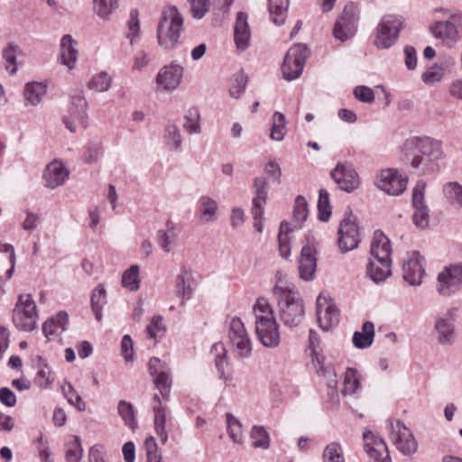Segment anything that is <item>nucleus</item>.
<instances>
[{
  "label": "nucleus",
  "instance_id": "obj_1",
  "mask_svg": "<svg viewBox=\"0 0 462 462\" xmlns=\"http://www.w3.org/2000/svg\"><path fill=\"white\" fill-rule=\"evenodd\" d=\"M402 150L405 152H416L411 161V166L422 175L435 172L439 168V161L444 156L441 142L428 136L407 138L402 144Z\"/></svg>",
  "mask_w": 462,
  "mask_h": 462
},
{
  "label": "nucleus",
  "instance_id": "obj_2",
  "mask_svg": "<svg viewBox=\"0 0 462 462\" xmlns=\"http://www.w3.org/2000/svg\"><path fill=\"white\" fill-rule=\"evenodd\" d=\"M255 318V332L260 342L267 347H275L280 344L279 325L274 312L265 298L257 299L253 308Z\"/></svg>",
  "mask_w": 462,
  "mask_h": 462
},
{
  "label": "nucleus",
  "instance_id": "obj_3",
  "mask_svg": "<svg viewBox=\"0 0 462 462\" xmlns=\"http://www.w3.org/2000/svg\"><path fill=\"white\" fill-rule=\"evenodd\" d=\"M273 295L277 302L279 317L284 326L294 328L304 319L303 300L298 293L289 287L275 285Z\"/></svg>",
  "mask_w": 462,
  "mask_h": 462
},
{
  "label": "nucleus",
  "instance_id": "obj_4",
  "mask_svg": "<svg viewBox=\"0 0 462 462\" xmlns=\"http://www.w3.org/2000/svg\"><path fill=\"white\" fill-rule=\"evenodd\" d=\"M183 17L176 6H171L163 11L157 28L159 45L166 51H171L180 44L182 33Z\"/></svg>",
  "mask_w": 462,
  "mask_h": 462
},
{
  "label": "nucleus",
  "instance_id": "obj_5",
  "mask_svg": "<svg viewBox=\"0 0 462 462\" xmlns=\"http://www.w3.org/2000/svg\"><path fill=\"white\" fill-rule=\"evenodd\" d=\"M38 313L31 294H21L13 310L14 327L24 332H31L38 328Z\"/></svg>",
  "mask_w": 462,
  "mask_h": 462
},
{
  "label": "nucleus",
  "instance_id": "obj_6",
  "mask_svg": "<svg viewBox=\"0 0 462 462\" xmlns=\"http://www.w3.org/2000/svg\"><path fill=\"white\" fill-rule=\"evenodd\" d=\"M403 27V19L394 14H386L375 29L374 44L379 50L390 49L398 40Z\"/></svg>",
  "mask_w": 462,
  "mask_h": 462
},
{
  "label": "nucleus",
  "instance_id": "obj_7",
  "mask_svg": "<svg viewBox=\"0 0 462 462\" xmlns=\"http://www.w3.org/2000/svg\"><path fill=\"white\" fill-rule=\"evenodd\" d=\"M307 57L308 48L305 44L297 43L291 47L282 65L284 79L288 81L298 79L302 74Z\"/></svg>",
  "mask_w": 462,
  "mask_h": 462
},
{
  "label": "nucleus",
  "instance_id": "obj_8",
  "mask_svg": "<svg viewBox=\"0 0 462 462\" xmlns=\"http://www.w3.org/2000/svg\"><path fill=\"white\" fill-rule=\"evenodd\" d=\"M390 438L396 448L405 456H411L418 450L416 441L411 430L399 420H391Z\"/></svg>",
  "mask_w": 462,
  "mask_h": 462
},
{
  "label": "nucleus",
  "instance_id": "obj_9",
  "mask_svg": "<svg viewBox=\"0 0 462 462\" xmlns=\"http://www.w3.org/2000/svg\"><path fill=\"white\" fill-rule=\"evenodd\" d=\"M357 23L358 14L356 7L353 3L346 5L342 14L334 24L333 36L342 42H346L356 34Z\"/></svg>",
  "mask_w": 462,
  "mask_h": 462
},
{
  "label": "nucleus",
  "instance_id": "obj_10",
  "mask_svg": "<svg viewBox=\"0 0 462 462\" xmlns=\"http://www.w3.org/2000/svg\"><path fill=\"white\" fill-rule=\"evenodd\" d=\"M316 241L311 233L306 235L298 261L300 277L304 281H311L317 270Z\"/></svg>",
  "mask_w": 462,
  "mask_h": 462
},
{
  "label": "nucleus",
  "instance_id": "obj_11",
  "mask_svg": "<svg viewBox=\"0 0 462 462\" xmlns=\"http://www.w3.org/2000/svg\"><path fill=\"white\" fill-rule=\"evenodd\" d=\"M451 18V21H437L430 27L432 35L441 40L442 43L448 48L454 47L461 36V18L457 15H452Z\"/></svg>",
  "mask_w": 462,
  "mask_h": 462
},
{
  "label": "nucleus",
  "instance_id": "obj_12",
  "mask_svg": "<svg viewBox=\"0 0 462 462\" xmlns=\"http://www.w3.org/2000/svg\"><path fill=\"white\" fill-rule=\"evenodd\" d=\"M360 234L357 224L351 212L340 222L337 230V245L341 253L346 254L358 247Z\"/></svg>",
  "mask_w": 462,
  "mask_h": 462
},
{
  "label": "nucleus",
  "instance_id": "obj_13",
  "mask_svg": "<svg viewBox=\"0 0 462 462\" xmlns=\"http://www.w3.org/2000/svg\"><path fill=\"white\" fill-rule=\"evenodd\" d=\"M462 285V263L450 264L438 275V292L444 297L455 293Z\"/></svg>",
  "mask_w": 462,
  "mask_h": 462
},
{
  "label": "nucleus",
  "instance_id": "obj_14",
  "mask_svg": "<svg viewBox=\"0 0 462 462\" xmlns=\"http://www.w3.org/2000/svg\"><path fill=\"white\" fill-rule=\"evenodd\" d=\"M228 337L241 357H248L252 353V342L240 318H233L229 324Z\"/></svg>",
  "mask_w": 462,
  "mask_h": 462
},
{
  "label": "nucleus",
  "instance_id": "obj_15",
  "mask_svg": "<svg viewBox=\"0 0 462 462\" xmlns=\"http://www.w3.org/2000/svg\"><path fill=\"white\" fill-rule=\"evenodd\" d=\"M408 180L394 169L383 170L377 178L376 186L391 196H399L407 188Z\"/></svg>",
  "mask_w": 462,
  "mask_h": 462
},
{
  "label": "nucleus",
  "instance_id": "obj_16",
  "mask_svg": "<svg viewBox=\"0 0 462 462\" xmlns=\"http://www.w3.org/2000/svg\"><path fill=\"white\" fill-rule=\"evenodd\" d=\"M316 306L318 322L322 330L328 331L339 323V310L330 299L319 294Z\"/></svg>",
  "mask_w": 462,
  "mask_h": 462
},
{
  "label": "nucleus",
  "instance_id": "obj_17",
  "mask_svg": "<svg viewBox=\"0 0 462 462\" xmlns=\"http://www.w3.org/2000/svg\"><path fill=\"white\" fill-rule=\"evenodd\" d=\"M331 179L339 189L351 193L358 189L360 181L356 170L348 164L338 162L330 172Z\"/></svg>",
  "mask_w": 462,
  "mask_h": 462
},
{
  "label": "nucleus",
  "instance_id": "obj_18",
  "mask_svg": "<svg viewBox=\"0 0 462 462\" xmlns=\"http://www.w3.org/2000/svg\"><path fill=\"white\" fill-rule=\"evenodd\" d=\"M364 448L369 458L374 462H391L389 450L384 440L369 430L363 432Z\"/></svg>",
  "mask_w": 462,
  "mask_h": 462
},
{
  "label": "nucleus",
  "instance_id": "obj_19",
  "mask_svg": "<svg viewBox=\"0 0 462 462\" xmlns=\"http://www.w3.org/2000/svg\"><path fill=\"white\" fill-rule=\"evenodd\" d=\"M456 308L448 309L443 316L436 319L434 329L438 342L443 346H450L455 342Z\"/></svg>",
  "mask_w": 462,
  "mask_h": 462
},
{
  "label": "nucleus",
  "instance_id": "obj_20",
  "mask_svg": "<svg viewBox=\"0 0 462 462\" xmlns=\"http://www.w3.org/2000/svg\"><path fill=\"white\" fill-rule=\"evenodd\" d=\"M425 188L426 183L422 180L419 181L413 188L411 199L414 210L412 216L413 224L421 229L426 228L429 226L430 221V210L426 205L424 198Z\"/></svg>",
  "mask_w": 462,
  "mask_h": 462
},
{
  "label": "nucleus",
  "instance_id": "obj_21",
  "mask_svg": "<svg viewBox=\"0 0 462 462\" xmlns=\"http://www.w3.org/2000/svg\"><path fill=\"white\" fill-rule=\"evenodd\" d=\"M425 274V261L418 251H414L411 256L402 265V277L411 286H419L422 282Z\"/></svg>",
  "mask_w": 462,
  "mask_h": 462
},
{
  "label": "nucleus",
  "instance_id": "obj_22",
  "mask_svg": "<svg viewBox=\"0 0 462 462\" xmlns=\"http://www.w3.org/2000/svg\"><path fill=\"white\" fill-rule=\"evenodd\" d=\"M183 71V67L173 61L159 70L156 76V83L158 86L162 87L163 90L172 91L180 84Z\"/></svg>",
  "mask_w": 462,
  "mask_h": 462
},
{
  "label": "nucleus",
  "instance_id": "obj_23",
  "mask_svg": "<svg viewBox=\"0 0 462 462\" xmlns=\"http://www.w3.org/2000/svg\"><path fill=\"white\" fill-rule=\"evenodd\" d=\"M234 40L240 51H244L249 47L251 32L247 23V14L244 12L237 13L234 26Z\"/></svg>",
  "mask_w": 462,
  "mask_h": 462
},
{
  "label": "nucleus",
  "instance_id": "obj_24",
  "mask_svg": "<svg viewBox=\"0 0 462 462\" xmlns=\"http://www.w3.org/2000/svg\"><path fill=\"white\" fill-rule=\"evenodd\" d=\"M317 374L324 376L327 379V396L329 407H334L339 402V395L337 392V374L334 366L328 363V365H320V369L316 370Z\"/></svg>",
  "mask_w": 462,
  "mask_h": 462
},
{
  "label": "nucleus",
  "instance_id": "obj_25",
  "mask_svg": "<svg viewBox=\"0 0 462 462\" xmlns=\"http://www.w3.org/2000/svg\"><path fill=\"white\" fill-rule=\"evenodd\" d=\"M366 273L374 283L385 281L392 274V260L371 257L366 265Z\"/></svg>",
  "mask_w": 462,
  "mask_h": 462
},
{
  "label": "nucleus",
  "instance_id": "obj_26",
  "mask_svg": "<svg viewBox=\"0 0 462 462\" xmlns=\"http://www.w3.org/2000/svg\"><path fill=\"white\" fill-rule=\"evenodd\" d=\"M371 257L375 259L392 260V247L389 238L381 230L374 233L370 249Z\"/></svg>",
  "mask_w": 462,
  "mask_h": 462
},
{
  "label": "nucleus",
  "instance_id": "obj_27",
  "mask_svg": "<svg viewBox=\"0 0 462 462\" xmlns=\"http://www.w3.org/2000/svg\"><path fill=\"white\" fill-rule=\"evenodd\" d=\"M69 323V316L60 311L56 316L46 320L42 325V332L48 340H53L66 329Z\"/></svg>",
  "mask_w": 462,
  "mask_h": 462
},
{
  "label": "nucleus",
  "instance_id": "obj_28",
  "mask_svg": "<svg viewBox=\"0 0 462 462\" xmlns=\"http://www.w3.org/2000/svg\"><path fill=\"white\" fill-rule=\"evenodd\" d=\"M68 178L69 171L62 163L54 161L47 166L44 179L49 189H53L62 185Z\"/></svg>",
  "mask_w": 462,
  "mask_h": 462
},
{
  "label": "nucleus",
  "instance_id": "obj_29",
  "mask_svg": "<svg viewBox=\"0 0 462 462\" xmlns=\"http://www.w3.org/2000/svg\"><path fill=\"white\" fill-rule=\"evenodd\" d=\"M78 42L69 34H65L60 40L61 63L69 69H73L78 60Z\"/></svg>",
  "mask_w": 462,
  "mask_h": 462
},
{
  "label": "nucleus",
  "instance_id": "obj_30",
  "mask_svg": "<svg viewBox=\"0 0 462 462\" xmlns=\"http://www.w3.org/2000/svg\"><path fill=\"white\" fill-rule=\"evenodd\" d=\"M152 410L154 412V427L155 431L162 444H165L168 440V433L165 430L166 425V412L165 408L162 404V401L158 394L153 396Z\"/></svg>",
  "mask_w": 462,
  "mask_h": 462
},
{
  "label": "nucleus",
  "instance_id": "obj_31",
  "mask_svg": "<svg viewBox=\"0 0 462 462\" xmlns=\"http://www.w3.org/2000/svg\"><path fill=\"white\" fill-rule=\"evenodd\" d=\"M192 273L190 271L182 267L180 273L176 277V294L181 298V305H184L193 294V289L191 287Z\"/></svg>",
  "mask_w": 462,
  "mask_h": 462
},
{
  "label": "nucleus",
  "instance_id": "obj_32",
  "mask_svg": "<svg viewBox=\"0 0 462 462\" xmlns=\"http://www.w3.org/2000/svg\"><path fill=\"white\" fill-rule=\"evenodd\" d=\"M211 355L214 356L215 365L218 373L219 379L225 381L229 380L227 374V361H226V350L225 345L222 342L215 343L210 350Z\"/></svg>",
  "mask_w": 462,
  "mask_h": 462
},
{
  "label": "nucleus",
  "instance_id": "obj_33",
  "mask_svg": "<svg viewBox=\"0 0 462 462\" xmlns=\"http://www.w3.org/2000/svg\"><path fill=\"white\" fill-rule=\"evenodd\" d=\"M374 337V325L372 321H365L362 325L361 331H356L353 335V344L358 349L369 347Z\"/></svg>",
  "mask_w": 462,
  "mask_h": 462
},
{
  "label": "nucleus",
  "instance_id": "obj_34",
  "mask_svg": "<svg viewBox=\"0 0 462 462\" xmlns=\"http://www.w3.org/2000/svg\"><path fill=\"white\" fill-rule=\"evenodd\" d=\"M46 93L47 85L42 82L27 83L23 90L25 100L33 106L40 104Z\"/></svg>",
  "mask_w": 462,
  "mask_h": 462
},
{
  "label": "nucleus",
  "instance_id": "obj_35",
  "mask_svg": "<svg viewBox=\"0 0 462 462\" xmlns=\"http://www.w3.org/2000/svg\"><path fill=\"white\" fill-rule=\"evenodd\" d=\"M254 196L252 199V208H264L268 198L267 181L263 177H255L253 181Z\"/></svg>",
  "mask_w": 462,
  "mask_h": 462
},
{
  "label": "nucleus",
  "instance_id": "obj_36",
  "mask_svg": "<svg viewBox=\"0 0 462 462\" xmlns=\"http://www.w3.org/2000/svg\"><path fill=\"white\" fill-rule=\"evenodd\" d=\"M268 9L273 23L276 25L283 24L288 7L289 0H268Z\"/></svg>",
  "mask_w": 462,
  "mask_h": 462
},
{
  "label": "nucleus",
  "instance_id": "obj_37",
  "mask_svg": "<svg viewBox=\"0 0 462 462\" xmlns=\"http://www.w3.org/2000/svg\"><path fill=\"white\" fill-rule=\"evenodd\" d=\"M91 302V310L95 315V318L97 321L102 319V310L103 307L106 304V291L102 284H98L91 293L90 298Z\"/></svg>",
  "mask_w": 462,
  "mask_h": 462
},
{
  "label": "nucleus",
  "instance_id": "obj_38",
  "mask_svg": "<svg viewBox=\"0 0 462 462\" xmlns=\"http://www.w3.org/2000/svg\"><path fill=\"white\" fill-rule=\"evenodd\" d=\"M117 412L125 425L129 429L134 430L138 427L136 411L131 402L125 400L119 401L117 404Z\"/></svg>",
  "mask_w": 462,
  "mask_h": 462
},
{
  "label": "nucleus",
  "instance_id": "obj_39",
  "mask_svg": "<svg viewBox=\"0 0 462 462\" xmlns=\"http://www.w3.org/2000/svg\"><path fill=\"white\" fill-rule=\"evenodd\" d=\"M87 106L86 98L82 94L78 93L71 96V116H76L78 122L82 125L87 124Z\"/></svg>",
  "mask_w": 462,
  "mask_h": 462
},
{
  "label": "nucleus",
  "instance_id": "obj_40",
  "mask_svg": "<svg viewBox=\"0 0 462 462\" xmlns=\"http://www.w3.org/2000/svg\"><path fill=\"white\" fill-rule=\"evenodd\" d=\"M183 128L189 134H200V113L198 107L189 108L183 116Z\"/></svg>",
  "mask_w": 462,
  "mask_h": 462
},
{
  "label": "nucleus",
  "instance_id": "obj_41",
  "mask_svg": "<svg viewBox=\"0 0 462 462\" xmlns=\"http://www.w3.org/2000/svg\"><path fill=\"white\" fill-rule=\"evenodd\" d=\"M38 368L35 382L39 387L46 389L54 382V375L47 361L40 356H38Z\"/></svg>",
  "mask_w": 462,
  "mask_h": 462
},
{
  "label": "nucleus",
  "instance_id": "obj_42",
  "mask_svg": "<svg viewBox=\"0 0 462 462\" xmlns=\"http://www.w3.org/2000/svg\"><path fill=\"white\" fill-rule=\"evenodd\" d=\"M199 217L204 222L213 220L217 210V202L208 196H202L198 201Z\"/></svg>",
  "mask_w": 462,
  "mask_h": 462
},
{
  "label": "nucleus",
  "instance_id": "obj_43",
  "mask_svg": "<svg viewBox=\"0 0 462 462\" xmlns=\"http://www.w3.org/2000/svg\"><path fill=\"white\" fill-rule=\"evenodd\" d=\"M140 268L137 264L131 265L122 275V285L130 291H136L140 288Z\"/></svg>",
  "mask_w": 462,
  "mask_h": 462
},
{
  "label": "nucleus",
  "instance_id": "obj_44",
  "mask_svg": "<svg viewBox=\"0 0 462 462\" xmlns=\"http://www.w3.org/2000/svg\"><path fill=\"white\" fill-rule=\"evenodd\" d=\"M359 388L360 381L357 376V370L351 367L346 368L344 374L342 394L345 396L353 395Z\"/></svg>",
  "mask_w": 462,
  "mask_h": 462
},
{
  "label": "nucleus",
  "instance_id": "obj_45",
  "mask_svg": "<svg viewBox=\"0 0 462 462\" xmlns=\"http://www.w3.org/2000/svg\"><path fill=\"white\" fill-rule=\"evenodd\" d=\"M60 388L63 396L71 406L75 407L79 411L86 410L85 402L70 383L64 382Z\"/></svg>",
  "mask_w": 462,
  "mask_h": 462
},
{
  "label": "nucleus",
  "instance_id": "obj_46",
  "mask_svg": "<svg viewBox=\"0 0 462 462\" xmlns=\"http://www.w3.org/2000/svg\"><path fill=\"white\" fill-rule=\"evenodd\" d=\"M319 337L313 329L309 331V349L310 351L312 364L316 370L320 369V365H328L325 358L319 353Z\"/></svg>",
  "mask_w": 462,
  "mask_h": 462
},
{
  "label": "nucleus",
  "instance_id": "obj_47",
  "mask_svg": "<svg viewBox=\"0 0 462 462\" xmlns=\"http://www.w3.org/2000/svg\"><path fill=\"white\" fill-rule=\"evenodd\" d=\"M65 458L67 462H80L83 457L81 439L79 436L72 438L66 443Z\"/></svg>",
  "mask_w": 462,
  "mask_h": 462
},
{
  "label": "nucleus",
  "instance_id": "obj_48",
  "mask_svg": "<svg viewBox=\"0 0 462 462\" xmlns=\"http://www.w3.org/2000/svg\"><path fill=\"white\" fill-rule=\"evenodd\" d=\"M164 140L171 151H180L182 137L180 131L175 124H168L165 127Z\"/></svg>",
  "mask_w": 462,
  "mask_h": 462
},
{
  "label": "nucleus",
  "instance_id": "obj_49",
  "mask_svg": "<svg viewBox=\"0 0 462 462\" xmlns=\"http://www.w3.org/2000/svg\"><path fill=\"white\" fill-rule=\"evenodd\" d=\"M443 193L448 203L462 208V185L457 181L445 184Z\"/></svg>",
  "mask_w": 462,
  "mask_h": 462
},
{
  "label": "nucleus",
  "instance_id": "obj_50",
  "mask_svg": "<svg viewBox=\"0 0 462 462\" xmlns=\"http://www.w3.org/2000/svg\"><path fill=\"white\" fill-rule=\"evenodd\" d=\"M330 217L329 193L326 189H320L318 200V218L322 222H327Z\"/></svg>",
  "mask_w": 462,
  "mask_h": 462
},
{
  "label": "nucleus",
  "instance_id": "obj_51",
  "mask_svg": "<svg viewBox=\"0 0 462 462\" xmlns=\"http://www.w3.org/2000/svg\"><path fill=\"white\" fill-rule=\"evenodd\" d=\"M226 417L227 432L230 439L235 443H242L244 438L241 422L230 412H227Z\"/></svg>",
  "mask_w": 462,
  "mask_h": 462
},
{
  "label": "nucleus",
  "instance_id": "obj_52",
  "mask_svg": "<svg viewBox=\"0 0 462 462\" xmlns=\"http://www.w3.org/2000/svg\"><path fill=\"white\" fill-rule=\"evenodd\" d=\"M251 438L254 448L267 449L270 447V436L263 426H254L251 430Z\"/></svg>",
  "mask_w": 462,
  "mask_h": 462
},
{
  "label": "nucleus",
  "instance_id": "obj_53",
  "mask_svg": "<svg viewBox=\"0 0 462 462\" xmlns=\"http://www.w3.org/2000/svg\"><path fill=\"white\" fill-rule=\"evenodd\" d=\"M322 457L324 462H346L342 446L338 442L328 444Z\"/></svg>",
  "mask_w": 462,
  "mask_h": 462
},
{
  "label": "nucleus",
  "instance_id": "obj_54",
  "mask_svg": "<svg viewBox=\"0 0 462 462\" xmlns=\"http://www.w3.org/2000/svg\"><path fill=\"white\" fill-rule=\"evenodd\" d=\"M285 132V116L281 112H275L273 116L270 137L280 142L283 140Z\"/></svg>",
  "mask_w": 462,
  "mask_h": 462
},
{
  "label": "nucleus",
  "instance_id": "obj_55",
  "mask_svg": "<svg viewBox=\"0 0 462 462\" xmlns=\"http://www.w3.org/2000/svg\"><path fill=\"white\" fill-rule=\"evenodd\" d=\"M94 11L102 19H108L118 7V0H93Z\"/></svg>",
  "mask_w": 462,
  "mask_h": 462
},
{
  "label": "nucleus",
  "instance_id": "obj_56",
  "mask_svg": "<svg viewBox=\"0 0 462 462\" xmlns=\"http://www.w3.org/2000/svg\"><path fill=\"white\" fill-rule=\"evenodd\" d=\"M308 215L309 208L307 200L302 195H298L294 201L293 219L299 224V228L301 227V224L307 219Z\"/></svg>",
  "mask_w": 462,
  "mask_h": 462
},
{
  "label": "nucleus",
  "instance_id": "obj_57",
  "mask_svg": "<svg viewBox=\"0 0 462 462\" xmlns=\"http://www.w3.org/2000/svg\"><path fill=\"white\" fill-rule=\"evenodd\" d=\"M146 332L149 338L155 342L162 338L165 334V326L162 316L153 317L146 327Z\"/></svg>",
  "mask_w": 462,
  "mask_h": 462
},
{
  "label": "nucleus",
  "instance_id": "obj_58",
  "mask_svg": "<svg viewBox=\"0 0 462 462\" xmlns=\"http://www.w3.org/2000/svg\"><path fill=\"white\" fill-rule=\"evenodd\" d=\"M138 16V11L136 9H132L127 22L128 32L126 34V38L129 39L131 45H134L139 39L140 21Z\"/></svg>",
  "mask_w": 462,
  "mask_h": 462
},
{
  "label": "nucleus",
  "instance_id": "obj_59",
  "mask_svg": "<svg viewBox=\"0 0 462 462\" xmlns=\"http://www.w3.org/2000/svg\"><path fill=\"white\" fill-rule=\"evenodd\" d=\"M18 47L14 43H9L3 51V58L6 62L5 69L10 75H14L17 71L16 51Z\"/></svg>",
  "mask_w": 462,
  "mask_h": 462
},
{
  "label": "nucleus",
  "instance_id": "obj_60",
  "mask_svg": "<svg viewBox=\"0 0 462 462\" xmlns=\"http://www.w3.org/2000/svg\"><path fill=\"white\" fill-rule=\"evenodd\" d=\"M111 86V78L110 76L105 72L102 71L91 79V80L88 83V88L90 89L98 91V92H105L109 89Z\"/></svg>",
  "mask_w": 462,
  "mask_h": 462
},
{
  "label": "nucleus",
  "instance_id": "obj_61",
  "mask_svg": "<svg viewBox=\"0 0 462 462\" xmlns=\"http://www.w3.org/2000/svg\"><path fill=\"white\" fill-rule=\"evenodd\" d=\"M247 85V77L243 73H236L232 79V83L229 88V94L234 98H238L245 92Z\"/></svg>",
  "mask_w": 462,
  "mask_h": 462
},
{
  "label": "nucleus",
  "instance_id": "obj_62",
  "mask_svg": "<svg viewBox=\"0 0 462 462\" xmlns=\"http://www.w3.org/2000/svg\"><path fill=\"white\" fill-rule=\"evenodd\" d=\"M153 382L155 383L156 388L160 391L163 399H167L169 397L171 386V378L169 371H165L153 376Z\"/></svg>",
  "mask_w": 462,
  "mask_h": 462
},
{
  "label": "nucleus",
  "instance_id": "obj_63",
  "mask_svg": "<svg viewBox=\"0 0 462 462\" xmlns=\"http://www.w3.org/2000/svg\"><path fill=\"white\" fill-rule=\"evenodd\" d=\"M443 76L444 68L440 65L434 64L421 75V79L426 85H432L440 81Z\"/></svg>",
  "mask_w": 462,
  "mask_h": 462
},
{
  "label": "nucleus",
  "instance_id": "obj_64",
  "mask_svg": "<svg viewBox=\"0 0 462 462\" xmlns=\"http://www.w3.org/2000/svg\"><path fill=\"white\" fill-rule=\"evenodd\" d=\"M102 154V144L98 141H91L88 143L84 154V160L87 163L97 161Z\"/></svg>",
  "mask_w": 462,
  "mask_h": 462
}]
</instances>
